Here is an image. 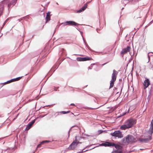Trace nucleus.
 <instances>
[{
	"label": "nucleus",
	"instance_id": "f257e3e1",
	"mask_svg": "<svg viewBox=\"0 0 153 153\" xmlns=\"http://www.w3.org/2000/svg\"><path fill=\"white\" fill-rule=\"evenodd\" d=\"M122 142L124 143L128 144L130 143H134L137 142L135 138L132 135L128 134L122 140Z\"/></svg>",
	"mask_w": 153,
	"mask_h": 153
},
{
	"label": "nucleus",
	"instance_id": "f03ea898",
	"mask_svg": "<svg viewBox=\"0 0 153 153\" xmlns=\"http://www.w3.org/2000/svg\"><path fill=\"white\" fill-rule=\"evenodd\" d=\"M118 74V72L115 70H114L113 71V73L111 76V79L110 81V85L109 88L113 87L114 86V82L116 80L117 76Z\"/></svg>",
	"mask_w": 153,
	"mask_h": 153
},
{
	"label": "nucleus",
	"instance_id": "7ed1b4c3",
	"mask_svg": "<svg viewBox=\"0 0 153 153\" xmlns=\"http://www.w3.org/2000/svg\"><path fill=\"white\" fill-rule=\"evenodd\" d=\"M125 122L128 128H132L136 123L137 120L131 118L127 119Z\"/></svg>",
	"mask_w": 153,
	"mask_h": 153
},
{
	"label": "nucleus",
	"instance_id": "20e7f679",
	"mask_svg": "<svg viewBox=\"0 0 153 153\" xmlns=\"http://www.w3.org/2000/svg\"><path fill=\"white\" fill-rule=\"evenodd\" d=\"M110 135L112 136L118 138H122L123 136L122 132L119 130L115 131L111 133Z\"/></svg>",
	"mask_w": 153,
	"mask_h": 153
},
{
	"label": "nucleus",
	"instance_id": "39448f33",
	"mask_svg": "<svg viewBox=\"0 0 153 153\" xmlns=\"http://www.w3.org/2000/svg\"><path fill=\"white\" fill-rule=\"evenodd\" d=\"M62 24L63 26L69 25L72 26H77L79 25H82L79 24L74 21H66L62 23Z\"/></svg>",
	"mask_w": 153,
	"mask_h": 153
},
{
	"label": "nucleus",
	"instance_id": "423d86ee",
	"mask_svg": "<svg viewBox=\"0 0 153 153\" xmlns=\"http://www.w3.org/2000/svg\"><path fill=\"white\" fill-rule=\"evenodd\" d=\"M131 49L130 46H127L126 48L123 49L121 51L120 54L122 57L124 55L129 52Z\"/></svg>",
	"mask_w": 153,
	"mask_h": 153
},
{
	"label": "nucleus",
	"instance_id": "0eeeda50",
	"mask_svg": "<svg viewBox=\"0 0 153 153\" xmlns=\"http://www.w3.org/2000/svg\"><path fill=\"white\" fill-rule=\"evenodd\" d=\"M77 145L76 143V140H74L70 145L66 149V151L73 150L75 149Z\"/></svg>",
	"mask_w": 153,
	"mask_h": 153
},
{
	"label": "nucleus",
	"instance_id": "6e6552de",
	"mask_svg": "<svg viewBox=\"0 0 153 153\" xmlns=\"http://www.w3.org/2000/svg\"><path fill=\"white\" fill-rule=\"evenodd\" d=\"M93 60L92 58L86 56L85 57H78L76 58V60L78 61H89Z\"/></svg>",
	"mask_w": 153,
	"mask_h": 153
},
{
	"label": "nucleus",
	"instance_id": "1a4fd4ad",
	"mask_svg": "<svg viewBox=\"0 0 153 153\" xmlns=\"http://www.w3.org/2000/svg\"><path fill=\"white\" fill-rule=\"evenodd\" d=\"M38 118V117H37L35 119L32 120L31 121L29 122V123L27 125L25 129V131H27L31 127L33 124L35 122L36 120Z\"/></svg>",
	"mask_w": 153,
	"mask_h": 153
},
{
	"label": "nucleus",
	"instance_id": "9d476101",
	"mask_svg": "<svg viewBox=\"0 0 153 153\" xmlns=\"http://www.w3.org/2000/svg\"><path fill=\"white\" fill-rule=\"evenodd\" d=\"M103 143L101 144H100V146H103L105 147H112V146L113 143L107 142V141H103Z\"/></svg>",
	"mask_w": 153,
	"mask_h": 153
},
{
	"label": "nucleus",
	"instance_id": "9b49d317",
	"mask_svg": "<svg viewBox=\"0 0 153 153\" xmlns=\"http://www.w3.org/2000/svg\"><path fill=\"white\" fill-rule=\"evenodd\" d=\"M114 147L117 149V150L116 151H120L121 153L123 151V147L119 145L116 144L115 143H113L112 147Z\"/></svg>",
	"mask_w": 153,
	"mask_h": 153
},
{
	"label": "nucleus",
	"instance_id": "f8f14e48",
	"mask_svg": "<svg viewBox=\"0 0 153 153\" xmlns=\"http://www.w3.org/2000/svg\"><path fill=\"white\" fill-rule=\"evenodd\" d=\"M144 88L146 89L147 88L150 84L149 79L148 78H146L143 83Z\"/></svg>",
	"mask_w": 153,
	"mask_h": 153
},
{
	"label": "nucleus",
	"instance_id": "ddd939ff",
	"mask_svg": "<svg viewBox=\"0 0 153 153\" xmlns=\"http://www.w3.org/2000/svg\"><path fill=\"white\" fill-rule=\"evenodd\" d=\"M22 76H20L18 77H16V78H14L13 79H11L9 80H8L7 81V82H4V84H6V83H10L11 82H13L16 81H18L19 80H20L21 79H22Z\"/></svg>",
	"mask_w": 153,
	"mask_h": 153
},
{
	"label": "nucleus",
	"instance_id": "4468645a",
	"mask_svg": "<svg viewBox=\"0 0 153 153\" xmlns=\"http://www.w3.org/2000/svg\"><path fill=\"white\" fill-rule=\"evenodd\" d=\"M88 5V2H86L84 6L79 10H76V13H81L84 11L87 7Z\"/></svg>",
	"mask_w": 153,
	"mask_h": 153
},
{
	"label": "nucleus",
	"instance_id": "2eb2a0df",
	"mask_svg": "<svg viewBox=\"0 0 153 153\" xmlns=\"http://www.w3.org/2000/svg\"><path fill=\"white\" fill-rule=\"evenodd\" d=\"M151 126L149 130L148 131V133L151 135H152L153 133V120H152L151 123Z\"/></svg>",
	"mask_w": 153,
	"mask_h": 153
},
{
	"label": "nucleus",
	"instance_id": "dca6fc26",
	"mask_svg": "<svg viewBox=\"0 0 153 153\" xmlns=\"http://www.w3.org/2000/svg\"><path fill=\"white\" fill-rule=\"evenodd\" d=\"M85 46L87 47V48L91 51L92 52H93V53L94 54H95V53H97L98 54H99V53H101V52H97V51H96L92 49H91L89 47V46L87 44H86Z\"/></svg>",
	"mask_w": 153,
	"mask_h": 153
},
{
	"label": "nucleus",
	"instance_id": "f3484780",
	"mask_svg": "<svg viewBox=\"0 0 153 153\" xmlns=\"http://www.w3.org/2000/svg\"><path fill=\"white\" fill-rule=\"evenodd\" d=\"M152 135H151L150 134H149L148 138L144 139H145L144 140V142L146 143L151 140L152 139Z\"/></svg>",
	"mask_w": 153,
	"mask_h": 153
},
{
	"label": "nucleus",
	"instance_id": "a211bd4d",
	"mask_svg": "<svg viewBox=\"0 0 153 153\" xmlns=\"http://www.w3.org/2000/svg\"><path fill=\"white\" fill-rule=\"evenodd\" d=\"M15 149V148L14 147H8L5 150L7 151V152L10 153L13 152Z\"/></svg>",
	"mask_w": 153,
	"mask_h": 153
},
{
	"label": "nucleus",
	"instance_id": "6ab92c4d",
	"mask_svg": "<svg viewBox=\"0 0 153 153\" xmlns=\"http://www.w3.org/2000/svg\"><path fill=\"white\" fill-rule=\"evenodd\" d=\"M120 128L122 130H125L126 128H128L125 122L124 124L121 126Z\"/></svg>",
	"mask_w": 153,
	"mask_h": 153
},
{
	"label": "nucleus",
	"instance_id": "aec40b11",
	"mask_svg": "<svg viewBox=\"0 0 153 153\" xmlns=\"http://www.w3.org/2000/svg\"><path fill=\"white\" fill-rule=\"evenodd\" d=\"M13 6H14V5H13L12 2H10L9 1L8 2L7 7H8V10H9L10 9L12 8Z\"/></svg>",
	"mask_w": 153,
	"mask_h": 153
},
{
	"label": "nucleus",
	"instance_id": "412c9836",
	"mask_svg": "<svg viewBox=\"0 0 153 153\" xmlns=\"http://www.w3.org/2000/svg\"><path fill=\"white\" fill-rule=\"evenodd\" d=\"M121 2L122 4H124V6H125L126 4L130 3L129 0H122Z\"/></svg>",
	"mask_w": 153,
	"mask_h": 153
},
{
	"label": "nucleus",
	"instance_id": "4be33fe9",
	"mask_svg": "<svg viewBox=\"0 0 153 153\" xmlns=\"http://www.w3.org/2000/svg\"><path fill=\"white\" fill-rule=\"evenodd\" d=\"M74 127H76V128L75 129V130H77V129L78 128V127L76 125H74L73 126H72L69 129V131L68 132V137H69L70 136V132L72 128H74Z\"/></svg>",
	"mask_w": 153,
	"mask_h": 153
},
{
	"label": "nucleus",
	"instance_id": "5701e85b",
	"mask_svg": "<svg viewBox=\"0 0 153 153\" xmlns=\"http://www.w3.org/2000/svg\"><path fill=\"white\" fill-rule=\"evenodd\" d=\"M70 112V110H68L67 111H61L60 112H57V113H58L57 115H59V113H60L61 114H67L68 113Z\"/></svg>",
	"mask_w": 153,
	"mask_h": 153
},
{
	"label": "nucleus",
	"instance_id": "b1692460",
	"mask_svg": "<svg viewBox=\"0 0 153 153\" xmlns=\"http://www.w3.org/2000/svg\"><path fill=\"white\" fill-rule=\"evenodd\" d=\"M51 142V141L49 140H44L40 142V144H42V145Z\"/></svg>",
	"mask_w": 153,
	"mask_h": 153
},
{
	"label": "nucleus",
	"instance_id": "393cba45",
	"mask_svg": "<svg viewBox=\"0 0 153 153\" xmlns=\"http://www.w3.org/2000/svg\"><path fill=\"white\" fill-rule=\"evenodd\" d=\"M94 148H95V147H93V148H91L90 149H88L86 150H84V149H83L81 151L78 152V153H82V152H85L87 151H88V150H91L94 149Z\"/></svg>",
	"mask_w": 153,
	"mask_h": 153
},
{
	"label": "nucleus",
	"instance_id": "a878e982",
	"mask_svg": "<svg viewBox=\"0 0 153 153\" xmlns=\"http://www.w3.org/2000/svg\"><path fill=\"white\" fill-rule=\"evenodd\" d=\"M139 0H130V2L131 4H135L137 3Z\"/></svg>",
	"mask_w": 153,
	"mask_h": 153
},
{
	"label": "nucleus",
	"instance_id": "bb28decb",
	"mask_svg": "<svg viewBox=\"0 0 153 153\" xmlns=\"http://www.w3.org/2000/svg\"><path fill=\"white\" fill-rule=\"evenodd\" d=\"M45 23H47L50 20L51 17L50 16H46L45 18Z\"/></svg>",
	"mask_w": 153,
	"mask_h": 153
},
{
	"label": "nucleus",
	"instance_id": "cd10ccee",
	"mask_svg": "<svg viewBox=\"0 0 153 153\" xmlns=\"http://www.w3.org/2000/svg\"><path fill=\"white\" fill-rule=\"evenodd\" d=\"M4 10V7L2 6H0V16L2 14Z\"/></svg>",
	"mask_w": 153,
	"mask_h": 153
},
{
	"label": "nucleus",
	"instance_id": "c85d7f7f",
	"mask_svg": "<svg viewBox=\"0 0 153 153\" xmlns=\"http://www.w3.org/2000/svg\"><path fill=\"white\" fill-rule=\"evenodd\" d=\"M9 18H8L5 21V22H4V23L2 27H1V29H2V28L4 27V26L6 24V22H7L9 21Z\"/></svg>",
	"mask_w": 153,
	"mask_h": 153
},
{
	"label": "nucleus",
	"instance_id": "c756f323",
	"mask_svg": "<svg viewBox=\"0 0 153 153\" xmlns=\"http://www.w3.org/2000/svg\"><path fill=\"white\" fill-rule=\"evenodd\" d=\"M55 71V70H54L53 72L51 73V72L52 71V69H51L47 74V75H49V77Z\"/></svg>",
	"mask_w": 153,
	"mask_h": 153
},
{
	"label": "nucleus",
	"instance_id": "7c9ffc66",
	"mask_svg": "<svg viewBox=\"0 0 153 153\" xmlns=\"http://www.w3.org/2000/svg\"><path fill=\"white\" fill-rule=\"evenodd\" d=\"M47 55H46L45 54H44V55H43V56H41V57H40V59L39 60V61H40L41 60V59H42V58H44L45 57H46L47 56ZM40 56H39V57Z\"/></svg>",
	"mask_w": 153,
	"mask_h": 153
},
{
	"label": "nucleus",
	"instance_id": "2f4dec72",
	"mask_svg": "<svg viewBox=\"0 0 153 153\" xmlns=\"http://www.w3.org/2000/svg\"><path fill=\"white\" fill-rule=\"evenodd\" d=\"M17 1V0H12V1H10V2H12V3L13 4V5H15Z\"/></svg>",
	"mask_w": 153,
	"mask_h": 153
},
{
	"label": "nucleus",
	"instance_id": "473e14b6",
	"mask_svg": "<svg viewBox=\"0 0 153 153\" xmlns=\"http://www.w3.org/2000/svg\"><path fill=\"white\" fill-rule=\"evenodd\" d=\"M75 140H76V143H77V145H78L79 143H82L80 142L79 141H78L77 140V137L76 136L75 137Z\"/></svg>",
	"mask_w": 153,
	"mask_h": 153
},
{
	"label": "nucleus",
	"instance_id": "72a5a7b5",
	"mask_svg": "<svg viewBox=\"0 0 153 153\" xmlns=\"http://www.w3.org/2000/svg\"><path fill=\"white\" fill-rule=\"evenodd\" d=\"M145 139H144V138H138V140L139 141H140V142L143 143L144 142V140Z\"/></svg>",
	"mask_w": 153,
	"mask_h": 153
},
{
	"label": "nucleus",
	"instance_id": "f704fd0d",
	"mask_svg": "<svg viewBox=\"0 0 153 153\" xmlns=\"http://www.w3.org/2000/svg\"><path fill=\"white\" fill-rule=\"evenodd\" d=\"M60 64V63H59L58 65H54L53 67V68L56 69H57L58 68Z\"/></svg>",
	"mask_w": 153,
	"mask_h": 153
},
{
	"label": "nucleus",
	"instance_id": "c9c22d12",
	"mask_svg": "<svg viewBox=\"0 0 153 153\" xmlns=\"http://www.w3.org/2000/svg\"><path fill=\"white\" fill-rule=\"evenodd\" d=\"M111 153H121V151L114 150Z\"/></svg>",
	"mask_w": 153,
	"mask_h": 153
},
{
	"label": "nucleus",
	"instance_id": "e433bc0d",
	"mask_svg": "<svg viewBox=\"0 0 153 153\" xmlns=\"http://www.w3.org/2000/svg\"><path fill=\"white\" fill-rule=\"evenodd\" d=\"M51 12L50 11L46 13V16H51V15L50 14Z\"/></svg>",
	"mask_w": 153,
	"mask_h": 153
},
{
	"label": "nucleus",
	"instance_id": "4c0bfd02",
	"mask_svg": "<svg viewBox=\"0 0 153 153\" xmlns=\"http://www.w3.org/2000/svg\"><path fill=\"white\" fill-rule=\"evenodd\" d=\"M129 109L128 110V111L126 112H125V113H123L122 114V116H124V115H125L126 113H128L129 112Z\"/></svg>",
	"mask_w": 153,
	"mask_h": 153
},
{
	"label": "nucleus",
	"instance_id": "58836bf2",
	"mask_svg": "<svg viewBox=\"0 0 153 153\" xmlns=\"http://www.w3.org/2000/svg\"><path fill=\"white\" fill-rule=\"evenodd\" d=\"M104 131H103L102 130H100L98 131V132L99 134H100L102 133Z\"/></svg>",
	"mask_w": 153,
	"mask_h": 153
},
{
	"label": "nucleus",
	"instance_id": "ea45409f",
	"mask_svg": "<svg viewBox=\"0 0 153 153\" xmlns=\"http://www.w3.org/2000/svg\"><path fill=\"white\" fill-rule=\"evenodd\" d=\"M60 51H61L62 52L61 53V54H62L63 53H65V50L64 48H61V49L60 50Z\"/></svg>",
	"mask_w": 153,
	"mask_h": 153
},
{
	"label": "nucleus",
	"instance_id": "a19ab883",
	"mask_svg": "<svg viewBox=\"0 0 153 153\" xmlns=\"http://www.w3.org/2000/svg\"><path fill=\"white\" fill-rule=\"evenodd\" d=\"M30 17L29 16H25L23 17V18L25 19H29Z\"/></svg>",
	"mask_w": 153,
	"mask_h": 153
},
{
	"label": "nucleus",
	"instance_id": "79ce46f5",
	"mask_svg": "<svg viewBox=\"0 0 153 153\" xmlns=\"http://www.w3.org/2000/svg\"><path fill=\"white\" fill-rule=\"evenodd\" d=\"M151 96L150 95H148L147 97V100H148V101H149L150 99H151Z\"/></svg>",
	"mask_w": 153,
	"mask_h": 153
},
{
	"label": "nucleus",
	"instance_id": "37998d69",
	"mask_svg": "<svg viewBox=\"0 0 153 153\" xmlns=\"http://www.w3.org/2000/svg\"><path fill=\"white\" fill-rule=\"evenodd\" d=\"M92 146V145L88 146H86L83 149L85 150L86 149H88L89 148V147H90V146Z\"/></svg>",
	"mask_w": 153,
	"mask_h": 153
},
{
	"label": "nucleus",
	"instance_id": "c03bdc74",
	"mask_svg": "<svg viewBox=\"0 0 153 153\" xmlns=\"http://www.w3.org/2000/svg\"><path fill=\"white\" fill-rule=\"evenodd\" d=\"M152 90H149V95H150L151 96V94H152Z\"/></svg>",
	"mask_w": 153,
	"mask_h": 153
},
{
	"label": "nucleus",
	"instance_id": "a18cd8bd",
	"mask_svg": "<svg viewBox=\"0 0 153 153\" xmlns=\"http://www.w3.org/2000/svg\"><path fill=\"white\" fill-rule=\"evenodd\" d=\"M129 52V54H130V55L131 56H133L134 55V50L133 53V54H131V52H130V51Z\"/></svg>",
	"mask_w": 153,
	"mask_h": 153
},
{
	"label": "nucleus",
	"instance_id": "49530a36",
	"mask_svg": "<svg viewBox=\"0 0 153 153\" xmlns=\"http://www.w3.org/2000/svg\"><path fill=\"white\" fill-rule=\"evenodd\" d=\"M47 115V114H46L43 115H41L39 116V117H41V118L43 117H44L45 116H46Z\"/></svg>",
	"mask_w": 153,
	"mask_h": 153
},
{
	"label": "nucleus",
	"instance_id": "de8ad7c7",
	"mask_svg": "<svg viewBox=\"0 0 153 153\" xmlns=\"http://www.w3.org/2000/svg\"><path fill=\"white\" fill-rule=\"evenodd\" d=\"M102 105H101L102 106ZM101 106H99L98 107H97V108H93L92 109H97L98 108H99Z\"/></svg>",
	"mask_w": 153,
	"mask_h": 153
},
{
	"label": "nucleus",
	"instance_id": "09e8293b",
	"mask_svg": "<svg viewBox=\"0 0 153 153\" xmlns=\"http://www.w3.org/2000/svg\"><path fill=\"white\" fill-rule=\"evenodd\" d=\"M83 42H84V43L85 44V45H86V44H87L86 42L85 41V40H84V38L83 37Z\"/></svg>",
	"mask_w": 153,
	"mask_h": 153
},
{
	"label": "nucleus",
	"instance_id": "8fccbe9b",
	"mask_svg": "<svg viewBox=\"0 0 153 153\" xmlns=\"http://www.w3.org/2000/svg\"><path fill=\"white\" fill-rule=\"evenodd\" d=\"M23 19V17L21 19H19L18 20L19 22H20Z\"/></svg>",
	"mask_w": 153,
	"mask_h": 153
},
{
	"label": "nucleus",
	"instance_id": "3c124183",
	"mask_svg": "<svg viewBox=\"0 0 153 153\" xmlns=\"http://www.w3.org/2000/svg\"><path fill=\"white\" fill-rule=\"evenodd\" d=\"M79 32H80V34H81L82 36V37L83 38V36H82L83 32L82 31H81V30L79 31Z\"/></svg>",
	"mask_w": 153,
	"mask_h": 153
},
{
	"label": "nucleus",
	"instance_id": "603ef678",
	"mask_svg": "<svg viewBox=\"0 0 153 153\" xmlns=\"http://www.w3.org/2000/svg\"><path fill=\"white\" fill-rule=\"evenodd\" d=\"M42 145V144H40V143L39 144H38V145L37 146V147H38Z\"/></svg>",
	"mask_w": 153,
	"mask_h": 153
},
{
	"label": "nucleus",
	"instance_id": "864d4df0",
	"mask_svg": "<svg viewBox=\"0 0 153 153\" xmlns=\"http://www.w3.org/2000/svg\"><path fill=\"white\" fill-rule=\"evenodd\" d=\"M70 105L71 106H75V105L73 103H71L70 104Z\"/></svg>",
	"mask_w": 153,
	"mask_h": 153
},
{
	"label": "nucleus",
	"instance_id": "5fc2aeb1",
	"mask_svg": "<svg viewBox=\"0 0 153 153\" xmlns=\"http://www.w3.org/2000/svg\"><path fill=\"white\" fill-rule=\"evenodd\" d=\"M123 85H122V87H121V92H120V94H121V91H122V89H123Z\"/></svg>",
	"mask_w": 153,
	"mask_h": 153
},
{
	"label": "nucleus",
	"instance_id": "6e6d98bb",
	"mask_svg": "<svg viewBox=\"0 0 153 153\" xmlns=\"http://www.w3.org/2000/svg\"><path fill=\"white\" fill-rule=\"evenodd\" d=\"M50 3V1H49V2H47V3L45 5H46V6H48V4H49Z\"/></svg>",
	"mask_w": 153,
	"mask_h": 153
},
{
	"label": "nucleus",
	"instance_id": "4d7b16f0",
	"mask_svg": "<svg viewBox=\"0 0 153 153\" xmlns=\"http://www.w3.org/2000/svg\"><path fill=\"white\" fill-rule=\"evenodd\" d=\"M77 29L79 30V31H80V29L78 27H77V28H76Z\"/></svg>",
	"mask_w": 153,
	"mask_h": 153
},
{
	"label": "nucleus",
	"instance_id": "13d9d810",
	"mask_svg": "<svg viewBox=\"0 0 153 153\" xmlns=\"http://www.w3.org/2000/svg\"><path fill=\"white\" fill-rule=\"evenodd\" d=\"M153 71V65L151 67V68H150Z\"/></svg>",
	"mask_w": 153,
	"mask_h": 153
},
{
	"label": "nucleus",
	"instance_id": "bf43d9fd",
	"mask_svg": "<svg viewBox=\"0 0 153 153\" xmlns=\"http://www.w3.org/2000/svg\"><path fill=\"white\" fill-rule=\"evenodd\" d=\"M59 88V87H54V88H55V89H58Z\"/></svg>",
	"mask_w": 153,
	"mask_h": 153
},
{
	"label": "nucleus",
	"instance_id": "052dcab7",
	"mask_svg": "<svg viewBox=\"0 0 153 153\" xmlns=\"http://www.w3.org/2000/svg\"><path fill=\"white\" fill-rule=\"evenodd\" d=\"M54 91H59V90H57L56 89H55V88H54Z\"/></svg>",
	"mask_w": 153,
	"mask_h": 153
},
{
	"label": "nucleus",
	"instance_id": "680f3d73",
	"mask_svg": "<svg viewBox=\"0 0 153 153\" xmlns=\"http://www.w3.org/2000/svg\"><path fill=\"white\" fill-rule=\"evenodd\" d=\"M132 59H133V58H132V56H131V58L129 60V62H130L131 60H132Z\"/></svg>",
	"mask_w": 153,
	"mask_h": 153
},
{
	"label": "nucleus",
	"instance_id": "e2e57ef3",
	"mask_svg": "<svg viewBox=\"0 0 153 153\" xmlns=\"http://www.w3.org/2000/svg\"><path fill=\"white\" fill-rule=\"evenodd\" d=\"M122 115H120L118 116V117L117 118H119V117H122Z\"/></svg>",
	"mask_w": 153,
	"mask_h": 153
},
{
	"label": "nucleus",
	"instance_id": "0e129e2a",
	"mask_svg": "<svg viewBox=\"0 0 153 153\" xmlns=\"http://www.w3.org/2000/svg\"><path fill=\"white\" fill-rule=\"evenodd\" d=\"M91 69L92 68L89 66L88 68V69Z\"/></svg>",
	"mask_w": 153,
	"mask_h": 153
},
{
	"label": "nucleus",
	"instance_id": "69168bd1",
	"mask_svg": "<svg viewBox=\"0 0 153 153\" xmlns=\"http://www.w3.org/2000/svg\"><path fill=\"white\" fill-rule=\"evenodd\" d=\"M98 28H97V29H96V30H97V32L98 33H100V32H99L98 31Z\"/></svg>",
	"mask_w": 153,
	"mask_h": 153
},
{
	"label": "nucleus",
	"instance_id": "338daca9",
	"mask_svg": "<svg viewBox=\"0 0 153 153\" xmlns=\"http://www.w3.org/2000/svg\"><path fill=\"white\" fill-rule=\"evenodd\" d=\"M107 63H104V64H103L102 65H105V64H106Z\"/></svg>",
	"mask_w": 153,
	"mask_h": 153
},
{
	"label": "nucleus",
	"instance_id": "774afa93",
	"mask_svg": "<svg viewBox=\"0 0 153 153\" xmlns=\"http://www.w3.org/2000/svg\"><path fill=\"white\" fill-rule=\"evenodd\" d=\"M114 89L116 90L117 89V88L116 87H114Z\"/></svg>",
	"mask_w": 153,
	"mask_h": 153
}]
</instances>
